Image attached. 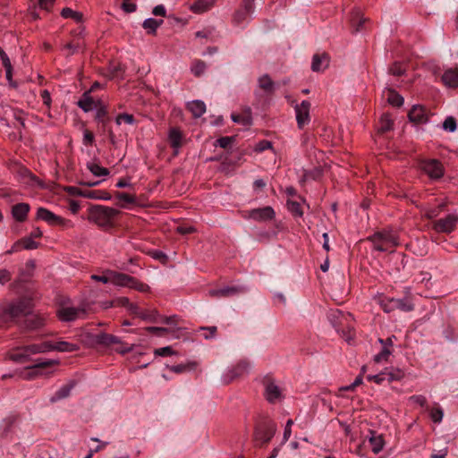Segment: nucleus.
Listing matches in <instances>:
<instances>
[{
    "label": "nucleus",
    "mask_w": 458,
    "mask_h": 458,
    "mask_svg": "<svg viewBox=\"0 0 458 458\" xmlns=\"http://www.w3.org/2000/svg\"><path fill=\"white\" fill-rule=\"evenodd\" d=\"M386 90L389 93L387 101L391 106L399 107L403 105L404 100L400 94H398L394 89L390 88H386Z\"/></svg>",
    "instance_id": "f704fd0d"
},
{
    "label": "nucleus",
    "mask_w": 458,
    "mask_h": 458,
    "mask_svg": "<svg viewBox=\"0 0 458 458\" xmlns=\"http://www.w3.org/2000/svg\"><path fill=\"white\" fill-rule=\"evenodd\" d=\"M109 275L111 276V283L118 286L125 287L126 283L131 281V276L123 273L110 271Z\"/></svg>",
    "instance_id": "7c9ffc66"
},
{
    "label": "nucleus",
    "mask_w": 458,
    "mask_h": 458,
    "mask_svg": "<svg viewBox=\"0 0 458 458\" xmlns=\"http://www.w3.org/2000/svg\"><path fill=\"white\" fill-rule=\"evenodd\" d=\"M119 214V211L110 207L95 205L89 209V221L95 223L100 227L112 225V220Z\"/></svg>",
    "instance_id": "7ed1b4c3"
},
{
    "label": "nucleus",
    "mask_w": 458,
    "mask_h": 458,
    "mask_svg": "<svg viewBox=\"0 0 458 458\" xmlns=\"http://www.w3.org/2000/svg\"><path fill=\"white\" fill-rule=\"evenodd\" d=\"M420 169L432 179H438L444 174L443 166L437 159L422 161L420 163Z\"/></svg>",
    "instance_id": "ddd939ff"
},
{
    "label": "nucleus",
    "mask_w": 458,
    "mask_h": 458,
    "mask_svg": "<svg viewBox=\"0 0 458 458\" xmlns=\"http://www.w3.org/2000/svg\"><path fill=\"white\" fill-rule=\"evenodd\" d=\"M369 441L371 445V449L373 453L378 454L381 452L385 446V440L382 435H377L375 431H369Z\"/></svg>",
    "instance_id": "5701e85b"
},
{
    "label": "nucleus",
    "mask_w": 458,
    "mask_h": 458,
    "mask_svg": "<svg viewBox=\"0 0 458 458\" xmlns=\"http://www.w3.org/2000/svg\"><path fill=\"white\" fill-rule=\"evenodd\" d=\"M287 208L288 210L294 216L298 217H301L303 215V211L301 209L300 202L296 200L288 199L287 200Z\"/></svg>",
    "instance_id": "79ce46f5"
},
{
    "label": "nucleus",
    "mask_w": 458,
    "mask_h": 458,
    "mask_svg": "<svg viewBox=\"0 0 458 458\" xmlns=\"http://www.w3.org/2000/svg\"><path fill=\"white\" fill-rule=\"evenodd\" d=\"M429 112L425 106L414 105L408 113L409 120L414 123H426L428 120Z\"/></svg>",
    "instance_id": "dca6fc26"
},
{
    "label": "nucleus",
    "mask_w": 458,
    "mask_h": 458,
    "mask_svg": "<svg viewBox=\"0 0 458 458\" xmlns=\"http://www.w3.org/2000/svg\"><path fill=\"white\" fill-rule=\"evenodd\" d=\"M48 320V313L30 310V334L33 331L43 330V334L40 335V336L53 335L54 332L45 330V327L47 325ZM36 337V335H30V339Z\"/></svg>",
    "instance_id": "0eeeda50"
},
{
    "label": "nucleus",
    "mask_w": 458,
    "mask_h": 458,
    "mask_svg": "<svg viewBox=\"0 0 458 458\" xmlns=\"http://www.w3.org/2000/svg\"><path fill=\"white\" fill-rule=\"evenodd\" d=\"M244 10V13H252L254 11V2L253 0H242V4L241 6Z\"/></svg>",
    "instance_id": "774afa93"
},
{
    "label": "nucleus",
    "mask_w": 458,
    "mask_h": 458,
    "mask_svg": "<svg viewBox=\"0 0 458 458\" xmlns=\"http://www.w3.org/2000/svg\"><path fill=\"white\" fill-rule=\"evenodd\" d=\"M84 47V41L77 38L72 42L67 43L64 46V50H68V55L75 54L80 49H82Z\"/></svg>",
    "instance_id": "e433bc0d"
},
{
    "label": "nucleus",
    "mask_w": 458,
    "mask_h": 458,
    "mask_svg": "<svg viewBox=\"0 0 458 458\" xmlns=\"http://www.w3.org/2000/svg\"><path fill=\"white\" fill-rule=\"evenodd\" d=\"M234 140V137H221L216 140L217 145L222 148H227Z\"/></svg>",
    "instance_id": "0e129e2a"
},
{
    "label": "nucleus",
    "mask_w": 458,
    "mask_h": 458,
    "mask_svg": "<svg viewBox=\"0 0 458 458\" xmlns=\"http://www.w3.org/2000/svg\"><path fill=\"white\" fill-rule=\"evenodd\" d=\"M138 317L144 320H148L150 322H158L159 314L157 310H142L140 313H138Z\"/></svg>",
    "instance_id": "a18cd8bd"
},
{
    "label": "nucleus",
    "mask_w": 458,
    "mask_h": 458,
    "mask_svg": "<svg viewBox=\"0 0 458 458\" xmlns=\"http://www.w3.org/2000/svg\"><path fill=\"white\" fill-rule=\"evenodd\" d=\"M75 382L70 381L68 384L63 386L55 394L51 397V402H56L64 399L70 395L72 389L74 387Z\"/></svg>",
    "instance_id": "bb28decb"
},
{
    "label": "nucleus",
    "mask_w": 458,
    "mask_h": 458,
    "mask_svg": "<svg viewBox=\"0 0 458 458\" xmlns=\"http://www.w3.org/2000/svg\"><path fill=\"white\" fill-rule=\"evenodd\" d=\"M249 15L250 13H244V10L241 7L237 11H235L233 15V21L236 24H240L243 21H245Z\"/></svg>",
    "instance_id": "13d9d810"
},
{
    "label": "nucleus",
    "mask_w": 458,
    "mask_h": 458,
    "mask_svg": "<svg viewBox=\"0 0 458 458\" xmlns=\"http://www.w3.org/2000/svg\"><path fill=\"white\" fill-rule=\"evenodd\" d=\"M355 19H357V23L355 21V20L353 19L352 21V27L353 29V32H360L362 29H363V25L364 23L366 22L367 19L363 18V17H359L358 13L356 14V17Z\"/></svg>",
    "instance_id": "603ef678"
},
{
    "label": "nucleus",
    "mask_w": 458,
    "mask_h": 458,
    "mask_svg": "<svg viewBox=\"0 0 458 458\" xmlns=\"http://www.w3.org/2000/svg\"><path fill=\"white\" fill-rule=\"evenodd\" d=\"M249 363L246 361L239 362L235 367H233L225 377L224 382L225 384H229L234 378L239 377L245 373L248 372Z\"/></svg>",
    "instance_id": "6ab92c4d"
},
{
    "label": "nucleus",
    "mask_w": 458,
    "mask_h": 458,
    "mask_svg": "<svg viewBox=\"0 0 458 458\" xmlns=\"http://www.w3.org/2000/svg\"><path fill=\"white\" fill-rule=\"evenodd\" d=\"M197 367V362L195 361H190L185 364H178V365H173L168 367V369L176 374L184 373L187 371L194 370Z\"/></svg>",
    "instance_id": "72a5a7b5"
},
{
    "label": "nucleus",
    "mask_w": 458,
    "mask_h": 458,
    "mask_svg": "<svg viewBox=\"0 0 458 458\" xmlns=\"http://www.w3.org/2000/svg\"><path fill=\"white\" fill-rule=\"evenodd\" d=\"M115 196L119 200L123 201L128 204H132V203H135V201H136V199L134 196L130 195L125 192H116Z\"/></svg>",
    "instance_id": "052dcab7"
},
{
    "label": "nucleus",
    "mask_w": 458,
    "mask_h": 458,
    "mask_svg": "<svg viewBox=\"0 0 458 458\" xmlns=\"http://www.w3.org/2000/svg\"><path fill=\"white\" fill-rule=\"evenodd\" d=\"M457 222V216L449 214L445 217L435 221L433 228L438 233H449L454 230Z\"/></svg>",
    "instance_id": "4468645a"
},
{
    "label": "nucleus",
    "mask_w": 458,
    "mask_h": 458,
    "mask_svg": "<svg viewBox=\"0 0 458 458\" xmlns=\"http://www.w3.org/2000/svg\"><path fill=\"white\" fill-rule=\"evenodd\" d=\"M380 306L382 307L384 311L387 313L394 310V298L382 300L380 301Z\"/></svg>",
    "instance_id": "e2e57ef3"
},
{
    "label": "nucleus",
    "mask_w": 458,
    "mask_h": 458,
    "mask_svg": "<svg viewBox=\"0 0 458 458\" xmlns=\"http://www.w3.org/2000/svg\"><path fill=\"white\" fill-rule=\"evenodd\" d=\"M85 198L91 199H104L109 200L111 199V195L107 191H91L86 190V193L84 194Z\"/></svg>",
    "instance_id": "c9c22d12"
},
{
    "label": "nucleus",
    "mask_w": 458,
    "mask_h": 458,
    "mask_svg": "<svg viewBox=\"0 0 458 458\" xmlns=\"http://www.w3.org/2000/svg\"><path fill=\"white\" fill-rule=\"evenodd\" d=\"M199 330L207 331L208 332V334L204 335V338L206 340H208V339H213V338L216 337V332H217V327L216 326H212V327H200Z\"/></svg>",
    "instance_id": "6e6d98bb"
},
{
    "label": "nucleus",
    "mask_w": 458,
    "mask_h": 458,
    "mask_svg": "<svg viewBox=\"0 0 458 458\" xmlns=\"http://www.w3.org/2000/svg\"><path fill=\"white\" fill-rule=\"evenodd\" d=\"M107 111L106 107H100L98 109L96 114V120L103 124V126H106L108 119L106 118Z\"/></svg>",
    "instance_id": "5fc2aeb1"
},
{
    "label": "nucleus",
    "mask_w": 458,
    "mask_h": 458,
    "mask_svg": "<svg viewBox=\"0 0 458 458\" xmlns=\"http://www.w3.org/2000/svg\"><path fill=\"white\" fill-rule=\"evenodd\" d=\"M272 148V143L268 140H260L255 147V151L257 152H262L266 149H269Z\"/></svg>",
    "instance_id": "338daca9"
},
{
    "label": "nucleus",
    "mask_w": 458,
    "mask_h": 458,
    "mask_svg": "<svg viewBox=\"0 0 458 458\" xmlns=\"http://www.w3.org/2000/svg\"><path fill=\"white\" fill-rule=\"evenodd\" d=\"M276 216L275 210L272 207L267 206L260 208H253L246 210L242 214L245 219H252L257 222H266L274 219Z\"/></svg>",
    "instance_id": "9b49d317"
},
{
    "label": "nucleus",
    "mask_w": 458,
    "mask_h": 458,
    "mask_svg": "<svg viewBox=\"0 0 458 458\" xmlns=\"http://www.w3.org/2000/svg\"><path fill=\"white\" fill-rule=\"evenodd\" d=\"M57 318L62 322H73L87 317V310L83 307H72L64 303L59 305L55 311Z\"/></svg>",
    "instance_id": "423d86ee"
},
{
    "label": "nucleus",
    "mask_w": 458,
    "mask_h": 458,
    "mask_svg": "<svg viewBox=\"0 0 458 458\" xmlns=\"http://www.w3.org/2000/svg\"><path fill=\"white\" fill-rule=\"evenodd\" d=\"M444 416V411L442 408L437 407L434 408L430 411V418L435 423H439L442 421Z\"/></svg>",
    "instance_id": "3c124183"
},
{
    "label": "nucleus",
    "mask_w": 458,
    "mask_h": 458,
    "mask_svg": "<svg viewBox=\"0 0 458 458\" xmlns=\"http://www.w3.org/2000/svg\"><path fill=\"white\" fill-rule=\"evenodd\" d=\"M12 290L21 298L4 306L0 310V318L4 321H16L29 314V298L27 297L28 280L26 274H21L19 278L11 284Z\"/></svg>",
    "instance_id": "f257e3e1"
},
{
    "label": "nucleus",
    "mask_w": 458,
    "mask_h": 458,
    "mask_svg": "<svg viewBox=\"0 0 458 458\" xmlns=\"http://www.w3.org/2000/svg\"><path fill=\"white\" fill-rule=\"evenodd\" d=\"M169 141L173 148H178L181 146L182 133L179 129L172 128L169 131Z\"/></svg>",
    "instance_id": "a19ab883"
},
{
    "label": "nucleus",
    "mask_w": 458,
    "mask_h": 458,
    "mask_svg": "<svg viewBox=\"0 0 458 458\" xmlns=\"http://www.w3.org/2000/svg\"><path fill=\"white\" fill-rule=\"evenodd\" d=\"M394 121L388 114H383L379 120L378 132L385 133L393 130Z\"/></svg>",
    "instance_id": "2f4dec72"
},
{
    "label": "nucleus",
    "mask_w": 458,
    "mask_h": 458,
    "mask_svg": "<svg viewBox=\"0 0 458 458\" xmlns=\"http://www.w3.org/2000/svg\"><path fill=\"white\" fill-rule=\"evenodd\" d=\"M259 87L267 94L275 91V82L268 74H264L258 79Z\"/></svg>",
    "instance_id": "a878e982"
},
{
    "label": "nucleus",
    "mask_w": 458,
    "mask_h": 458,
    "mask_svg": "<svg viewBox=\"0 0 458 458\" xmlns=\"http://www.w3.org/2000/svg\"><path fill=\"white\" fill-rule=\"evenodd\" d=\"M262 384L265 388L264 394L268 403H274L282 398V391L271 376H266Z\"/></svg>",
    "instance_id": "f8f14e48"
},
{
    "label": "nucleus",
    "mask_w": 458,
    "mask_h": 458,
    "mask_svg": "<svg viewBox=\"0 0 458 458\" xmlns=\"http://www.w3.org/2000/svg\"><path fill=\"white\" fill-rule=\"evenodd\" d=\"M350 314H344L339 310H331L327 317L333 327L339 330V327L344 325V321H347Z\"/></svg>",
    "instance_id": "aec40b11"
},
{
    "label": "nucleus",
    "mask_w": 458,
    "mask_h": 458,
    "mask_svg": "<svg viewBox=\"0 0 458 458\" xmlns=\"http://www.w3.org/2000/svg\"><path fill=\"white\" fill-rule=\"evenodd\" d=\"M22 250H29V236H24L23 238L15 242L11 249L5 251V255H11L16 252H19Z\"/></svg>",
    "instance_id": "c756f323"
},
{
    "label": "nucleus",
    "mask_w": 458,
    "mask_h": 458,
    "mask_svg": "<svg viewBox=\"0 0 458 458\" xmlns=\"http://www.w3.org/2000/svg\"><path fill=\"white\" fill-rule=\"evenodd\" d=\"M231 118L236 123H240L243 126H250L252 124L251 108L250 106H244L241 114H232Z\"/></svg>",
    "instance_id": "a211bd4d"
},
{
    "label": "nucleus",
    "mask_w": 458,
    "mask_h": 458,
    "mask_svg": "<svg viewBox=\"0 0 458 458\" xmlns=\"http://www.w3.org/2000/svg\"><path fill=\"white\" fill-rule=\"evenodd\" d=\"M310 103L308 100H303L300 105H296V121L299 129H303L310 121Z\"/></svg>",
    "instance_id": "2eb2a0df"
},
{
    "label": "nucleus",
    "mask_w": 458,
    "mask_h": 458,
    "mask_svg": "<svg viewBox=\"0 0 458 458\" xmlns=\"http://www.w3.org/2000/svg\"><path fill=\"white\" fill-rule=\"evenodd\" d=\"M77 104L78 106L81 107L84 112L91 111L95 107V102L90 97L89 91L84 92Z\"/></svg>",
    "instance_id": "c85d7f7f"
},
{
    "label": "nucleus",
    "mask_w": 458,
    "mask_h": 458,
    "mask_svg": "<svg viewBox=\"0 0 458 458\" xmlns=\"http://www.w3.org/2000/svg\"><path fill=\"white\" fill-rule=\"evenodd\" d=\"M88 169L96 176H105L109 174V171L106 167H102L95 163H89L87 165Z\"/></svg>",
    "instance_id": "37998d69"
},
{
    "label": "nucleus",
    "mask_w": 458,
    "mask_h": 458,
    "mask_svg": "<svg viewBox=\"0 0 458 458\" xmlns=\"http://www.w3.org/2000/svg\"><path fill=\"white\" fill-rule=\"evenodd\" d=\"M61 15L65 18H71L75 20L76 21H82V13L79 12H75L72 9L69 7H65L61 11Z\"/></svg>",
    "instance_id": "c03bdc74"
},
{
    "label": "nucleus",
    "mask_w": 458,
    "mask_h": 458,
    "mask_svg": "<svg viewBox=\"0 0 458 458\" xmlns=\"http://www.w3.org/2000/svg\"><path fill=\"white\" fill-rule=\"evenodd\" d=\"M276 431V425L272 421H265L259 424L254 432V439L256 442L262 444L268 443Z\"/></svg>",
    "instance_id": "9d476101"
},
{
    "label": "nucleus",
    "mask_w": 458,
    "mask_h": 458,
    "mask_svg": "<svg viewBox=\"0 0 458 458\" xmlns=\"http://www.w3.org/2000/svg\"><path fill=\"white\" fill-rule=\"evenodd\" d=\"M206 68L207 64H205V62L201 60H196L192 64L191 70L195 76L199 77L204 73Z\"/></svg>",
    "instance_id": "49530a36"
},
{
    "label": "nucleus",
    "mask_w": 458,
    "mask_h": 458,
    "mask_svg": "<svg viewBox=\"0 0 458 458\" xmlns=\"http://www.w3.org/2000/svg\"><path fill=\"white\" fill-rule=\"evenodd\" d=\"M386 377L388 382L399 381L403 378L404 371L400 369H394L392 371L386 372Z\"/></svg>",
    "instance_id": "de8ad7c7"
},
{
    "label": "nucleus",
    "mask_w": 458,
    "mask_h": 458,
    "mask_svg": "<svg viewBox=\"0 0 458 458\" xmlns=\"http://www.w3.org/2000/svg\"><path fill=\"white\" fill-rule=\"evenodd\" d=\"M442 81L447 87H458V69L446 70L442 75Z\"/></svg>",
    "instance_id": "b1692460"
},
{
    "label": "nucleus",
    "mask_w": 458,
    "mask_h": 458,
    "mask_svg": "<svg viewBox=\"0 0 458 458\" xmlns=\"http://www.w3.org/2000/svg\"><path fill=\"white\" fill-rule=\"evenodd\" d=\"M6 360L13 361L16 365H21V369H16L11 373L4 374L2 379L16 378V379H28L29 378V347L26 345L16 346L12 348L6 353Z\"/></svg>",
    "instance_id": "f03ea898"
},
{
    "label": "nucleus",
    "mask_w": 458,
    "mask_h": 458,
    "mask_svg": "<svg viewBox=\"0 0 458 458\" xmlns=\"http://www.w3.org/2000/svg\"><path fill=\"white\" fill-rule=\"evenodd\" d=\"M37 220H42L50 225H59L63 228H71L73 226L70 220H67L62 216H56L50 210L39 208L36 214Z\"/></svg>",
    "instance_id": "6e6552de"
},
{
    "label": "nucleus",
    "mask_w": 458,
    "mask_h": 458,
    "mask_svg": "<svg viewBox=\"0 0 458 458\" xmlns=\"http://www.w3.org/2000/svg\"><path fill=\"white\" fill-rule=\"evenodd\" d=\"M95 341L97 344H98L100 345H104V346H111L114 344H122V341L119 337L113 335L106 334V333H101V334L97 335L95 336Z\"/></svg>",
    "instance_id": "412c9836"
},
{
    "label": "nucleus",
    "mask_w": 458,
    "mask_h": 458,
    "mask_svg": "<svg viewBox=\"0 0 458 458\" xmlns=\"http://www.w3.org/2000/svg\"><path fill=\"white\" fill-rule=\"evenodd\" d=\"M456 121L454 117L452 116H449L447 117L444 123H443V128L445 130V131H454L456 130Z\"/></svg>",
    "instance_id": "864d4df0"
},
{
    "label": "nucleus",
    "mask_w": 458,
    "mask_h": 458,
    "mask_svg": "<svg viewBox=\"0 0 458 458\" xmlns=\"http://www.w3.org/2000/svg\"><path fill=\"white\" fill-rule=\"evenodd\" d=\"M394 310H400L404 312L411 311L414 308L413 303L409 298L394 299Z\"/></svg>",
    "instance_id": "473e14b6"
},
{
    "label": "nucleus",
    "mask_w": 458,
    "mask_h": 458,
    "mask_svg": "<svg viewBox=\"0 0 458 458\" xmlns=\"http://www.w3.org/2000/svg\"><path fill=\"white\" fill-rule=\"evenodd\" d=\"M329 58L326 54L314 55L311 63V69L313 72H320L328 66Z\"/></svg>",
    "instance_id": "393cba45"
},
{
    "label": "nucleus",
    "mask_w": 458,
    "mask_h": 458,
    "mask_svg": "<svg viewBox=\"0 0 458 458\" xmlns=\"http://www.w3.org/2000/svg\"><path fill=\"white\" fill-rule=\"evenodd\" d=\"M146 331L155 334L158 336H163L165 334L170 332V329L166 327H148L145 328Z\"/></svg>",
    "instance_id": "bf43d9fd"
},
{
    "label": "nucleus",
    "mask_w": 458,
    "mask_h": 458,
    "mask_svg": "<svg viewBox=\"0 0 458 458\" xmlns=\"http://www.w3.org/2000/svg\"><path fill=\"white\" fill-rule=\"evenodd\" d=\"M29 213V204L18 203L12 208V215L13 218L18 222H23L26 220Z\"/></svg>",
    "instance_id": "4be33fe9"
},
{
    "label": "nucleus",
    "mask_w": 458,
    "mask_h": 458,
    "mask_svg": "<svg viewBox=\"0 0 458 458\" xmlns=\"http://www.w3.org/2000/svg\"><path fill=\"white\" fill-rule=\"evenodd\" d=\"M368 241H370L376 250L378 251H393L398 242V237L392 231H382L377 232L373 235L368 237Z\"/></svg>",
    "instance_id": "39448f33"
},
{
    "label": "nucleus",
    "mask_w": 458,
    "mask_h": 458,
    "mask_svg": "<svg viewBox=\"0 0 458 458\" xmlns=\"http://www.w3.org/2000/svg\"><path fill=\"white\" fill-rule=\"evenodd\" d=\"M80 347L77 344L63 340L57 341L56 343L45 341L41 344H30V354L44 353L51 351L72 352L78 351Z\"/></svg>",
    "instance_id": "20e7f679"
},
{
    "label": "nucleus",
    "mask_w": 458,
    "mask_h": 458,
    "mask_svg": "<svg viewBox=\"0 0 458 458\" xmlns=\"http://www.w3.org/2000/svg\"><path fill=\"white\" fill-rule=\"evenodd\" d=\"M66 192L71 196H82L86 193V190H81L75 186H68L65 188Z\"/></svg>",
    "instance_id": "69168bd1"
},
{
    "label": "nucleus",
    "mask_w": 458,
    "mask_h": 458,
    "mask_svg": "<svg viewBox=\"0 0 458 458\" xmlns=\"http://www.w3.org/2000/svg\"><path fill=\"white\" fill-rule=\"evenodd\" d=\"M391 353H392V352H391L390 348H388L387 346H383L382 351L379 353H377V355H375L374 360L377 363H379L383 360H387V359L391 355Z\"/></svg>",
    "instance_id": "8fccbe9b"
},
{
    "label": "nucleus",
    "mask_w": 458,
    "mask_h": 458,
    "mask_svg": "<svg viewBox=\"0 0 458 458\" xmlns=\"http://www.w3.org/2000/svg\"><path fill=\"white\" fill-rule=\"evenodd\" d=\"M245 291L244 287L242 286H225L220 289H212L208 292L209 296L221 298L229 297Z\"/></svg>",
    "instance_id": "f3484780"
},
{
    "label": "nucleus",
    "mask_w": 458,
    "mask_h": 458,
    "mask_svg": "<svg viewBox=\"0 0 458 458\" xmlns=\"http://www.w3.org/2000/svg\"><path fill=\"white\" fill-rule=\"evenodd\" d=\"M187 107L196 118L200 117L206 112V105L200 100H194L188 103Z\"/></svg>",
    "instance_id": "cd10ccee"
},
{
    "label": "nucleus",
    "mask_w": 458,
    "mask_h": 458,
    "mask_svg": "<svg viewBox=\"0 0 458 458\" xmlns=\"http://www.w3.org/2000/svg\"><path fill=\"white\" fill-rule=\"evenodd\" d=\"M58 360L37 359L30 363V379L39 376L48 377L53 374V370H47L53 366L58 365Z\"/></svg>",
    "instance_id": "1a4fd4ad"
},
{
    "label": "nucleus",
    "mask_w": 458,
    "mask_h": 458,
    "mask_svg": "<svg viewBox=\"0 0 458 458\" xmlns=\"http://www.w3.org/2000/svg\"><path fill=\"white\" fill-rule=\"evenodd\" d=\"M211 5L212 0H198L191 5V9L194 13H200L208 10Z\"/></svg>",
    "instance_id": "ea45409f"
},
{
    "label": "nucleus",
    "mask_w": 458,
    "mask_h": 458,
    "mask_svg": "<svg viewBox=\"0 0 458 458\" xmlns=\"http://www.w3.org/2000/svg\"><path fill=\"white\" fill-rule=\"evenodd\" d=\"M163 23V20H156L153 18H148L143 21V28L148 30L149 34H155L157 29Z\"/></svg>",
    "instance_id": "4c0bfd02"
},
{
    "label": "nucleus",
    "mask_w": 458,
    "mask_h": 458,
    "mask_svg": "<svg viewBox=\"0 0 458 458\" xmlns=\"http://www.w3.org/2000/svg\"><path fill=\"white\" fill-rule=\"evenodd\" d=\"M134 121V116L130 114H120L115 118V123L118 125H121L122 123L132 124Z\"/></svg>",
    "instance_id": "09e8293b"
},
{
    "label": "nucleus",
    "mask_w": 458,
    "mask_h": 458,
    "mask_svg": "<svg viewBox=\"0 0 458 458\" xmlns=\"http://www.w3.org/2000/svg\"><path fill=\"white\" fill-rule=\"evenodd\" d=\"M154 354L157 356H171L175 354V352L170 346L156 349Z\"/></svg>",
    "instance_id": "680f3d73"
},
{
    "label": "nucleus",
    "mask_w": 458,
    "mask_h": 458,
    "mask_svg": "<svg viewBox=\"0 0 458 458\" xmlns=\"http://www.w3.org/2000/svg\"><path fill=\"white\" fill-rule=\"evenodd\" d=\"M131 281H128L126 283L125 287H129L131 289H135L140 293H147L149 291V286L142 282H140L138 279H136L133 276H131Z\"/></svg>",
    "instance_id": "58836bf2"
},
{
    "label": "nucleus",
    "mask_w": 458,
    "mask_h": 458,
    "mask_svg": "<svg viewBox=\"0 0 458 458\" xmlns=\"http://www.w3.org/2000/svg\"><path fill=\"white\" fill-rule=\"evenodd\" d=\"M114 350L121 354H125L133 350V344H128L122 342V344H114Z\"/></svg>",
    "instance_id": "4d7b16f0"
}]
</instances>
